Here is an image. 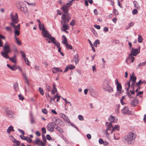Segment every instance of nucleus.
<instances>
[{
	"label": "nucleus",
	"mask_w": 146,
	"mask_h": 146,
	"mask_svg": "<svg viewBox=\"0 0 146 146\" xmlns=\"http://www.w3.org/2000/svg\"><path fill=\"white\" fill-rule=\"evenodd\" d=\"M137 137L136 133L134 131L129 132L123 137V141L128 145L133 144L135 142V139Z\"/></svg>",
	"instance_id": "f257e3e1"
},
{
	"label": "nucleus",
	"mask_w": 146,
	"mask_h": 146,
	"mask_svg": "<svg viewBox=\"0 0 146 146\" xmlns=\"http://www.w3.org/2000/svg\"><path fill=\"white\" fill-rule=\"evenodd\" d=\"M70 19V17H69L68 15L66 16L63 15L62 16L61 24L62 25V26L61 28L62 31H65L69 29L68 25L66 24L69 23Z\"/></svg>",
	"instance_id": "f03ea898"
},
{
	"label": "nucleus",
	"mask_w": 146,
	"mask_h": 146,
	"mask_svg": "<svg viewBox=\"0 0 146 146\" xmlns=\"http://www.w3.org/2000/svg\"><path fill=\"white\" fill-rule=\"evenodd\" d=\"M3 49V51L1 52L2 56L5 58H8V54L11 52L10 45L7 43H5Z\"/></svg>",
	"instance_id": "7ed1b4c3"
},
{
	"label": "nucleus",
	"mask_w": 146,
	"mask_h": 146,
	"mask_svg": "<svg viewBox=\"0 0 146 146\" xmlns=\"http://www.w3.org/2000/svg\"><path fill=\"white\" fill-rule=\"evenodd\" d=\"M17 3V7L19 10L22 12L24 14L26 15L28 14V12L27 8L23 2L18 1Z\"/></svg>",
	"instance_id": "20e7f679"
},
{
	"label": "nucleus",
	"mask_w": 146,
	"mask_h": 146,
	"mask_svg": "<svg viewBox=\"0 0 146 146\" xmlns=\"http://www.w3.org/2000/svg\"><path fill=\"white\" fill-rule=\"evenodd\" d=\"M72 3L69 2V3H66V4L63 5L62 7L61 8V9L62 10V11L64 12V14L63 15H65L66 16L68 15L69 17H70L69 15L68 11L69 10V7L72 5Z\"/></svg>",
	"instance_id": "39448f33"
},
{
	"label": "nucleus",
	"mask_w": 146,
	"mask_h": 146,
	"mask_svg": "<svg viewBox=\"0 0 146 146\" xmlns=\"http://www.w3.org/2000/svg\"><path fill=\"white\" fill-rule=\"evenodd\" d=\"M11 19L12 21V22L10 23V25L12 26H14V24H16L18 22V17L17 13H16L15 15H14L12 13L10 15Z\"/></svg>",
	"instance_id": "423d86ee"
},
{
	"label": "nucleus",
	"mask_w": 146,
	"mask_h": 146,
	"mask_svg": "<svg viewBox=\"0 0 146 146\" xmlns=\"http://www.w3.org/2000/svg\"><path fill=\"white\" fill-rule=\"evenodd\" d=\"M136 78L135 76H133V75L130 76L129 81H128L127 82L129 81H131L132 82L131 85V88H132L133 90L135 89V83L136 82Z\"/></svg>",
	"instance_id": "0eeeda50"
},
{
	"label": "nucleus",
	"mask_w": 146,
	"mask_h": 146,
	"mask_svg": "<svg viewBox=\"0 0 146 146\" xmlns=\"http://www.w3.org/2000/svg\"><path fill=\"white\" fill-rule=\"evenodd\" d=\"M9 137L13 143L12 146H19L20 145V142L16 140L12 135H10Z\"/></svg>",
	"instance_id": "6e6552de"
},
{
	"label": "nucleus",
	"mask_w": 146,
	"mask_h": 146,
	"mask_svg": "<svg viewBox=\"0 0 146 146\" xmlns=\"http://www.w3.org/2000/svg\"><path fill=\"white\" fill-rule=\"evenodd\" d=\"M42 34L44 37L48 38L51 40L52 38L54 37L52 36L51 35L46 29L42 31Z\"/></svg>",
	"instance_id": "1a4fd4ad"
},
{
	"label": "nucleus",
	"mask_w": 146,
	"mask_h": 146,
	"mask_svg": "<svg viewBox=\"0 0 146 146\" xmlns=\"http://www.w3.org/2000/svg\"><path fill=\"white\" fill-rule=\"evenodd\" d=\"M54 123L52 122L48 123L47 126V129L50 132H53L54 131L55 128Z\"/></svg>",
	"instance_id": "9d476101"
},
{
	"label": "nucleus",
	"mask_w": 146,
	"mask_h": 146,
	"mask_svg": "<svg viewBox=\"0 0 146 146\" xmlns=\"http://www.w3.org/2000/svg\"><path fill=\"white\" fill-rule=\"evenodd\" d=\"M140 47H139V48H132L131 50V52L130 54L134 56H136L140 53Z\"/></svg>",
	"instance_id": "9b49d317"
},
{
	"label": "nucleus",
	"mask_w": 146,
	"mask_h": 146,
	"mask_svg": "<svg viewBox=\"0 0 146 146\" xmlns=\"http://www.w3.org/2000/svg\"><path fill=\"white\" fill-rule=\"evenodd\" d=\"M3 111L4 113L6 115H10V117H11L13 116L12 115V111L10 108L5 107L4 108Z\"/></svg>",
	"instance_id": "f8f14e48"
},
{
	"label": "nucleus",
	"mask_w": 146,
	"mask_h": 146,
	"mask_svg": "<svg viewBox=\"0 0 146 146\" xmlns=\"http://www.w3.org/2000/svg\"><path fill=\"white\" fill-rule=\"evenodd\" d=\"M133 56L129 54L128 57L127 58L126 61L127 63H131L133 62L134 60V58Z\"/></svg>",
	"instance_id": "ddd939ff"
},
{
	"label": "nucleus",
	"mask_w": 146,
	"mask_h": 146,
	"mask_svg": "<svg viewBox=\"0 0 146 146\" xmlns=\"http://www.w3.org/2000/svg\"><path fill=\"white\" fill-rule=\"evenodd\" d=\"M127 85L128 87H126L125 89L127 94L129 97L130 98H133V96H131L129 92V88L130 87V82L129 81L127 82V84H125L126 86Z\"/></svg>",
	"instance_id": "4468645a"
},
{
	"label": "nucleus",
	"mask_w": 146,
	"mask_h": 146,
	"mask_svg": "<svg viewBox=\"0 0 146 146\" xmlns=\"http://www.w3.org/2000/svg\"><path fill=\"white\" fill-rule=\"evenodd\" d=\"M6 59H9V60L12 62L14 63H16L17 62L16 56L15 55L12 57H9L8 56V58H5Z\"/></svg>",
	"instance_id": "2eb2a0df"
},
{
	"label": "nucleus",
	"mask_w": 146,
	"mask_h": 146,
	"mask_svg": "<svg viewBox=\"0 0 146 146\" xmlns=\"http://www.w3.org/2000/svg\"><path fill=\"white\" fill-rule=\"evenodd\" d=\"M117 119L115 117L113 116H110L108 118V121L110 122L109 123H112L115 122Z\"/></svg>",
	"instance_id": "dca6fc26"
},
{
	"label": "nucleus",
	"mask_w": 146,
	"mask_h": 146,
	"mask_svg": "<svg viewBox=\"0 0 146 146\" xmlns=\"http://www.w3.org/2000/svg\"><path fill=\"white\" fill-rule=\"evenodd\" d=\"M35 143L38 145L44 146V144L39 139H37L35 141Z\"/></svg>",
	"instance_id": "f3484780"
},
{
	"label": "nucleus",
	"mask_w": 146,
	"mask_h": 146,
	"mask_svg": "<svg viewBox=\"0 0 146 146\" xmlns=\"http://www.w3.org/2000/svg\"><path fill=\"white\" fill-rule=\"evenodd\" d=\"M52 72L53 73H56L57 72H62V70L58 68L54 67L52 69Z\"/></svg>",
	"instance_id": "a211bd4d"
},
{
	"label": "nucleus",
	"mask_w": 146,
	"mask_h": 146,
	"mask_svg": "<svg viewBox=\"0 0 146 146\" xmlns=\"http://www.w3.org/2000/svg\"><path fill=\"white\" fill-rule=\"evenodd\" d=\"M75 67L72 64H70L67 66L66 67V68L64 71V72H67L69 69L72 70L74 69Z\"/></svg>",
	"instance_id": "6ab92c4d"
},
{
	"label": "nucleus",
	"mask_w": 146,
	"mask_h": 146,
	"mask_svg": "<svg viewBox=\"0 0 146 146\" xmlns=\"http://www.w3.org/2000/svg\"><path fill=\"white\" fill-rule=\"evenodd\" d=\"M51 41H52V42L54 43L55 45H56L58 48L60 47V43L58 42H57V41L56 40V39L54 37L52 38L51 39Z\"/></svg>",
	"instance_id": "aec40b11"
},
{
	"label": "nucleus",
	"mask_w": 146,
	"mask_h": 146,
	"mask_svg": "<svg viewBox=\"0 0 146 146\" xmlns=\"http://www.w3.org/2000/svg\"><path fill=\"white\" fill-rule=\"evenodd\" d=\"M52 120L55 123L54 124L55 126L59 124L61 121V120L55 117Z\"/></svg>",
	"instance_id": "412c9836"
},
{
	"label": "nucleus",
	"mask_w": 146,
	"mask_h": 146,
	"mask_svg": "<svg viewBox=\"0 0 146 146\" xmlns=\"http://www.w3.org/2000/svg\"><path fill=\"white\" fill-rule=\"evenodd\" d=\"M55 129L60 133H62L64 132L63 129L57 125H55Z\"/></svg>",
	"instance_id": "4be33fe9"
},
{
	"label": "nucleus",
	"mask_w": 146,
	"mask_h": 146,
	"mask_svg": "<svg viewBox=\"0 0 146 146\" xmlns=\"http://www.w3.org/2000/svg\"><path fill=\"white\" fill-rule=\"evenodd\" d=\"M138 103L139 100L136 99L132 100L131 102V104L132 106H137V105L138 104Z\"/></svg>",
	"instance_id": "5701e85b"
},
{
	"label": "nucleus",
	"mask_w": 146,
	"mask_h": 146,
	"mask_svg": "<svg viewBox=\"0 0 146 146\" xmlns=\"http://www.w3.org/2000/svg\"><path fill=\"white\" fill-rule=\"evenodd\" d=\"M7 66L11 70L13 71H15L16 70V65L15 64H14L12 66H11L9 64H7Z\"/></svg>",
	"instance_id": "b1692460"
},
{
	"label": "nucleus",
	"mask_w": 146,
	"mask_h": 146,
	"mask_svg": "<svg viewBox=\"0 0 146 146\" xmlns=\"http://www.w3.org/2000/svg\"><path fill=\"white\" fill-rule=\"evenodd\" d=\"M105 91H107L109 93H112L113 92V89L109 85Z\"/></svg>",
	"instance_id": "393cba45"
},
{
	"label": "nucleus",
	"mask_w": 146,
	"mask_h": 146,
	"mask_svg": "<svg viewBox=\"0 0 146 146\" xmlns=\"http://www.w3.org/2000/svg\"><path fill=\"white\" fill-rule=\"evenodd\" d=\"M59 115L61 117L63 118V119H64L66 121H68L69 120V119L68 117L65 114L63 113H60L59 114Z\"/></svg>",
	"instance_id": "a878e982"
},
{
	"label": "nucleus",
	"mask_w": 146,
	"mask_h": 146,
	"mask_svg": "<svg viewBox=\"0 0 146 146\" xmlns=\"http://www.w3.org/2000/svg\"><path fill=\"white\" fill-rule=\"evenodd\" d=\"M73 59L75 60V63L76 64H77L79 61L78 58V54H76L74 56Z\"/></svg>",
	"instance_id": "bb28decb"
},
{
	"label": "nucleus",
	"mask_w": 146,
	"mask_h": 146,
	"mask_svg": "<svg viewBox=\"0 0 146 146\" xmlns=\"http://www.w3.org/2000/svg\"><path fill=\"white\" fill-rule=\"evenodd\" d=\"M108 122H106V125L107 126V129H106V131L110 130L111 128H113V126L112 125L111 123H109V125H108Z\"/></svg>",
	"instance_id": "cd10ccee"
},
{
	"label": "nucleus",
	"mask_w": 146,
	"mask_h": 146,
	"mask_svg": "<svg viewBox=\"0 0 146 146\" xmlns=\"http://www.w3.org/2000/svg\"><path fill=\"white\" fill-rule=\"evenodd\" d=\"M53 89L51 90V94H54L55 92H57V91L55 84H53Z\"/></svg>",
	"instance_id": "c85d7f7f"
},
{
	"label": "nucleus",
	"mask_w": 146,
	"mask_h": 146,
	"mask_svg": "<svg viewBox=\"0 0 146 146\" xmlns=\"http://www.w3.org/2000/svg\"><path fill=\"white\" fill-rule=\"evenodd\" d=\"M7 132L9 134L10 133L11 131H14V130L13 129V127L12 126H10L8 128L7 130Z\"/></svg>",
	"instance_id": "c756f323"
},
{
	"label": "nucleus",
	"mask_w": 146,
	"mask_h": 146,
	"mask_svg": "<svg viewBox=\"0 0 146 146\" xmlns=\"http://www.w3.org/2000/svg\"><path fill=\"white\" fill-rule=\"evenodd\" d=\"M119 126L118 125H115V126L112 129L111 132V133H112L115 130L119 131Z\"/></svg>",
	"instance_id": "7c9ffc66"
},
{
	"label": "nucleus",
	"mask_w": 146,
	"mask_h": 146,
	"mask_svg": "<svg viewBox=\"0 0 146 146\" xmlns=\"http://www.w3.org/2000/svg\"><path fill=\"white\" fill-rule=\"evenodd\" d=\"M129 111L128 108L127 107H125L121 111L122 113H127Z\"/></svg>",
	"instance_id": "2f4dec72"
},
{
	"label": "nucleus",
	"mask_w": 146,
	"mask_h": 146,
	"mask_svg": "<svg viewBox=\"0 0 146 146\" xmlns=\"http://www.w3.org/2000/svg\"><path fill=\"white\" fill-rule=\"evenodd\" d=\"M14 29V35L15 36H19L20 35L19 30L16 29L15 27Z\"/></svg>",
	"instance_id": "473e14b6"
},
{
	"label": "nucleus",
	"mask_w": 146,
	"mask_h": 146,
	"mask_svg": "<svg viewBox=\"0 0 146 146\" xmlns=\"http://www.w3.org/2000/svg\"><path fill=\"white\" fill-rule=\"evenodd\" d=\"M21 73H22L23 76V77L24 79L25 80V81H26V82L27 83V84H29L28 81V78L26 74L25 73H23V72H22Z\"/></svg>",
	"instance_id": "72a5a7b5"
},
{
	"label": "nucleus",
	"mask_w": 146,
	"mask_h": 146,
	"mask_svg": "<svg viewBox=\"0 0 146 146\" xmlns=\"http://www.w3.org/2000/svg\"><path fill=\"white\" fill-rule=\"evenodd\" d=\"M62 37L63 38V40L62 42L63 44L66 45V44H67V38L66 36L64 35L62 36Z\"/></svg>",
	"instance_id": "f704fd0d"
},
{
	"label": "nucleus",
	"mask_w": 146,
	"mask_h": 146,
	"mask_svg": "<svg viewBox=\"0 0 146 146\" xmlns=\"http://www.w3.org/2000/svg\"><path fill=\"white\" fill-rule=\"evenodd\" d=\"M108 86H109V84L108 83L104 82L102 86L103 89L104 90H105Z\"/></svg>",
	"instance_id": "c9c22d12"
},
{
	"label": "nucleus",
	"mask_w": 146,
	"mask_h": 146,
	"mask_svg": "<svg viewBox=\"0 0 146 146\" xmlns=\"http://www.w3.org/2000/svg\"><path fill=\"white\" fill-rule=\"evenodd\" d=\"M15 38V42L19 45H21V42L20 41L18 38L16 36H14Z\"/></svg>",
	"instance_id": "e433bc0d"
},
{
	"label": "nucleus",
	"mask_w": 146,
	"mask_h": 146,
	"mask_svg": "<svg viewBox=\"0 0 146 146\" xmlns=\"http://www.w3.org/2000/svg\"><path fill=\"white\" fill-rule=\"evenodd\" d=\"M117 91H121L122 90V86L120 83L116 85Z\"/></svg>",
	"instance_id": "4c0bfd02"
},
{
	"label": "nucleus",
	"mask_w": 146,
	"mask_h": 146,
	"mask_svg": "<svg viewBox=\"0 0 146 146\" xmlns=\"http://www.w3.org/2000/svg\"><path fill=\"white\" fill-rule=\"evenodd\" d=\"M39 29L41 30L42 31L46 29L43 24H40V25H39Z\"/></svg>",
	"instance_id": "58836bf2"
},
{
	"label": "nucleus",
	"mask_w": 146,
	"mask_h": 146,
	"mask_svg": "<svg viewBox=\"0 0 146 146\" xmlns=\"http://www.w3.org/2000/svg\"><path fill=\"white\" fill-rule=\"evenodd\" d=\"M100 44V41L99 40H96L93 43L94 46L96 47H97V44Z\"/></svg>",
	"instance_id": "ea45409f"
},
{
	"label": "nucleus",
	"mask_w": 146,
	"mask_h": 146,
	"mask_svg": "<svg viewBox=\"0 0 146 146\" xmlns=\"http://www.w3.org/2000/svg\"><path fill=\"white\" fill-rule=\"evenodd\" d=\"M113 12L115 16L117 15H118V11L114 8H113Z\"/></svg>",
	"instance_id": "a19ab883"
},
{
	"label": "nucleus",
	"mask_w": 146,
	"mask_h": 146,
	"mask_svg": "<svg viewBox=\"0 0 146 146\" xmlns=\"http://www.w3.org/2000/svg\"><path fill=\"white\" fill-rule=\"evenodd\" d=\"M138 42L140 43H141L143 41V38L140 35L138 36Z\"/></svg>",
	"instance_id": "79ce46f5"
},
{
	"label": "nucleus",
	"mask_w": 146,
	"mask_h": 146,
	"mask_svg": "<svg viewBox=\"0 0 146 146\" xmlns=\"http://www.w3.org/2000/svg\"><path fill=\"white\" fill-rule=\"evenodd\" d=\"M24 60L26 64H27L28 66H30V62L29 60L27 58H24Z\"/></svg>",
	"instance_id": "37998d69"
},
{
	"label": "nucleus",
	"mask_w": 146,
	"mask_h": 146,
	"mask_svg": "<svg viewBox=\"0 0 146 146\" xmlns=\"http://www.w3.org/2000/svg\"><path fill=\"white\" fill-rule=\"evenodd\" d=\"M91 95L95 98H96L98 96V94L97 92H94V93H91Z\"/></svg>",
	"instance_id": "c03bdc74"
},
{
	"label": "nucleus",
	"mask_w": 146,
	"mask_h": 146,
	"mask_svg": "<svg viewBox=\"0 0 146 146\" xmlns=\"http://www.w3.org/2000/svg\"><path fill=\"white\" fill-rule=\"evenodd\" d=\"M39 91L41 94L43 96L44 94V92L43 89L41 87H39Z\"/></svg>",
	"instance_id": "a18cd8bd"
},
{
	"label": "nucleus",
	"mask_w": 146,
	"mask_h": 146,
	"mask_svg": "<svg viewBox=\"0 0 146 146\" xmlns=\"http://www.w3.org/2000/svg\"><path fill=\"white\" fill-rule=\"evenodd\" d=\"M65 45L68 49L72 50V46L71 45H69L68 43L66 44Z\"/></svg>",
	"instance_id": "49530a36"
},
{
	"label": "nucleus",
	"mask_w": 146,
	"mask_h": 146,
	"mask_svg": "<svg viewBox=\"0 0 146 146\" xmlns=\"http://www.w3.org/2000/svg\"><path fill=\"white\" fill-rule=\"evenodd\" d=\"M143 82H141V80H140L137 83H135V87L136 86H140V85L143 83Z\"/></svg>",
	"instance_id": "de8ad7c7"
},
{
	"label": "nucleus",
	"mask_w": 146,
	"mask_h": 146,
	"mask_svg": "<svg viewBox=\"0 0 146 146\" xmlns=\"http://www.w3.org/2000/svg\"><path fill=\"white\" fill-rule=\"evenodd\" d=\"M5 29L6 31L10 32L12 31V29L11 27H5Z\"/></svg>",
	"instance_id": "09e8293b"
},
{
	"label": "nucleus",
	"mask_w": 146,
	"mask_h": 146,
	"mask_svg": "<svg viewBox=\"0 0 146 146\" xmlns=\"http://www.w3.org/2000/svg\"><path fill=\"white\" fill-rule=\"evenodd\" d=\"M117 92L115 94V96H119L122 93L121 90V91H117Z\"/></svg>",
	"instance_id": "8fccbe9b"
},
{
	"label": "nucleus",
	"mask_w": 146,
	"mask_h": 146,
	"mask_svg": "<svg viewBox=\"0 0 146 146\" xmlns=\"http://www.w3.org/2000/svg\"><path fill=\"white\" fill-rule=\"evenodd\" d=\"M15 24H14V26H12L14 28H15V27L16 29H20V24H18L17 26H16L15 25Z\"/></svg>",
	"instance_id": "3c124183"
},
{
	"label": "nucleus",
	"mask_w": 146,
	"mask_h": 146,
	"mask_svg": "<svg viewBox=\"0 0 146 146\" xmlns=\"http://www.w3.org/2000/svg\"><path fill=\"white\" fill-rule=\"evenodd\" d=\"M78 118L81 121H83L84 120L83 116L81 115H78Z\"/></svg>",
	"instance_id": "603ef678"
},
{
	"label": "nucleus",
	"mask_w": 146,
	"mask_h": 146,
	"mask_svg": "<svg viewBox=\"0 0 146 146\" xmlns=\"http://www.w3.org/2000/svg\"><path fill=\"white\" fill-rule=\"evenodd\" d=\"M15 90V91H17L18 90V85L17 84H15L14 85Z\"/></svg>",
	"instance_id": "864d4df0"
},
{
	"label": "nucleus",
	"mask_w": 146,
	"mask_h": 146,
	"mask_svg": "<svg viewBox=\"0 0 146 146\" xmlns=\"http://www.w3.org/2000/svg\"><path fill=\"white\" fill-rule=\"evenodd\" d=\"M138 13V11L136 9H134L132 12V13L133 15H135L137 14Z\"/></svg>",
	"instance_id": "5fc2aeb1"
},
{
	"label": "nucleus",
	"mask_w": 146,
	"mask_h": 146,
	"mask_svg": "<svg viewBox=\"0 0 146 146\" xmlns=\"http://www.w3.org/2000/svg\"><path fill=\"white\" fill-rule=\"evenodd\" d=\"M31 123L32 124H34L35 123V120L34 118L32 117L31 118Z\"/></svg>",
	"instance_id": "6e6d98bb"
},
{
	"label": "nucleus",
	"mask_w": 146,
	"mask_h": 146,
	"mask_svg": "<svg viewBox=\"0 0 146 146\" xmlns=\"http://www.w3.org/2000/svg\"><path fill=\"white\" fill-rule=\"evenodd\" d=\"M46 89L48 92H50L51 91V87L49 85H46Z\"/></svg>",
	"instance_id": "4d7b16f0"
},
{
	"label": "nucleus",
	"mask_w": 146,
	"mask_h": 146,
	"mask_svg": "<svg viewBox=\"0 0 146 146\" xmlns=\"http://www.w3.org/2000/svg\"><path fill=\"white\" fill-rule=\"evenodd\" d=\"M134 23L133 22H131L129 23L128 24V26H129V27H130L133 26L134 25Z\"/></svg>",
	"instance_id": "13d9d810"
},
{
	"label": "nucleus",
	"mask_w": 146,
	"mask_h": 146,
	"mask_svg": "<svg viewBox=\"0 0 146 146\" xmlns=\"http://www.w3.org/2000/svg\"><path fill=\"white\" fill-rule=\"evenodd\" d=\"M145 62H143L142 63H139L137 66V68H138V67L139 66H144L145 65Z\"/></svg>",
	"instance_id": "bf43d9fd"
},
{
	"label": "nucleus",
	"mask_w": 146,
	"mask_h": 146,
	"mask_svg": "<svg viewBox=\"0 0 146 146\" xmlns=\"http://www.w3.org/2000/svg\"><path fill=\"white\" fill-rule=\"evenodd\" d=\"M25 140H26L29 143H31L32 141L31 139L28 137H27L26 138V139Z\"/></svg>",
	"instance_id": "052dcab7"
},
{
	"label": "nucleus",
	"mask_w": 146,
	"mask_h": 146,
	"mask_svg": "<svg viewBox=\"0 0 146 146\" xmlns=\"http://www.w3.org/2000/svg\"><path fill=\"white\" fill-rule=\"evenodd\" d=\"M18 97L19 100H23L24 99V98L21 94H19L18 95Z\"/></svg>",
	"instance_id": "680f3d73"
},
{
	"label": "nucleus",
	"mask_w": 146,
	"mask_h": 146,
	"mask_svg": "<svg viewBox=\"0 0 146 146\" xmlns=\"http://www.w3.org/2000/svg\"><path fill=\"white\" fill-rule=\"evenodd\" d=\"M20 52L21 53V54L22 56H23V57L24 58H26L25 57H26V54H25V53L23 51H20Z\"/></svg>",
	"instance_id": "e2e57ef3"
},
{
	"label": "nucleus",
	"mask_w": 146,
	"mask_h": 146,
	"mask_svg": "<svg viewBox=\"0 0 146 146\" xmlns=\"http://www.w3.org/2000/svg\"><path fill=\"white\" fill-rule=\"evenodd\" d=\"M75 20L73 19L70 23V25H74L75 24Z\"/></svg>",
	"instance_id": "0e129e2a"
},
{
	"label": "nucleus",
	"mask_w": 146,
	"mask_h": 146,
	"mask_svg": "<svg viewBox=\"0 0 146 146\" xmlns=\"http://www.w3.org/2000/svg\"><path fill=\"white\" fill-rule=\"evenodd\" d=\"M104 141L102 139L100 138L99 140V143L101 144H102L104 143Z\"/></svg>",
	"instance_id": "69168bd1"
},
{
	"label": "nucleus",
	"mask_w": 146,
	"mask_h": 146,
	"mask_svg": "<svg viewBox=\"0 0 146 146\" xmlns=\"http://www.w3.org/2000/svg\"><path fill=\"white\" fill-rule=\"evenodd\" d=\"M18 130L20 132V133H21L22 134V135H24L25 134V132L22 130L18 129Z\"/></svg>",
	"instance_id": "338daca9"
},
{
	"label": "nucleus",
	"mask_w": 146,
	"mask_h": 146,
	"mask_svg": "<svg viewBox=\"0 0 146 146\" xmlns=\"http://www.w3.org/2000/svg\"><path fill=\"white\" fill-rule=\"evenodd\" d=\"M42 112L45 114H47V111L46 109H44L42 110Z\"/></svg>",
	"instance_id": "774afa93"
}]
</instances>
